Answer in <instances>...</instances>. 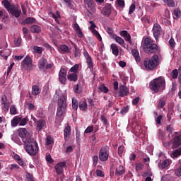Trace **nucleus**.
I'll return each instance as SVG.
<instances>
[{
    "label": "nucleus",
    "instance_id": "nucleus-1",
    "mask_svg": "<svg viewBox=\"0 0 181 181\" xmlns=\"http://www.w3.org/2000/svg\"><path fill=\"white\" fill-rule=\"evenodd\" d=\"M150 89L155 93L163 92L165 88V81L163 76L153 79L149 83Z\"/></svg>",
    "mask_w": 181,
    "mask_h": 181
},
{
    "label": "nucleus",
    "instance_id": "nucleus-2",
    "mask_svg": "<svg viewBox=\"0 0 181 181\" xmlns=\"http://www.w3.org/2000/svg\"><path fill=\"white\" fill-rule=\"evenodd\" d=\"M142 47L144 52L148 54H156L158 52V45L155 44V41L151 37L144 39Z\"/></svg>",
    "mask_w": 181,
    "mask_h": 181
},
{
    "label": "nucleus",
    "instance_id": "nucleus-3",
    "mask_svg": "<svg viewBox=\"0 0 181 181\" xmlns=\"http://www.w3.org/2000/svg\"><path fill=\"white\" fill-rule=\"evenodd\" d=\"M1 4L12 17L18 18L21 16L22 11L16 4H11L8 0L2 1Z\"/></svg>",
    "mask_w": 181,
    "mask_h": 181
},
{
    "label": "nucleus",
    "instance_id": "nucleus-4",
    "mask_svg": "<svg viewBox=\"0 0 181 181\" xmlns=\"http://www.w3.org/2000/svg\"><path fill=\"white\" fill-rule=\"evenodd\" d=\"M160 64L159 56L158 54H154L151 58H146L144 61L145 69L151 71L156 70Z\"/></svg>",
    "mask_w": 181,
    "mask_h": 181
},
{
    "label": "nucleus",
    "instance_id": "nucleus-5",
    "mask_svg": "<svg viewBox=\"0 0 181 181\" xmlns=\"http://www.w3.org/2000/svg\"><path fill=\"white\" fill-rule=\"evenodd\" d=\"M24 148L27 153L31 156H35V155H37L39 151L38 144L33 138L24 142Z\"/></svg>",
    "mask_w": 181,
    "mask_h": 181
},
{
    "label": "nucleus",
    "instance_id": "nucleus-6",
    "mask_svg": "<svg viewBox=\"0 0 181 181\" xmlns=\"http://www.w3.org/2000/svg\"><path fill=\"white\" fill-rule=\"evenodd\" d=\"M57 105V116L59 117L65 113V110L67 107L66 99L64 95H59Z\"/></svg>",
    "mask_w": 181,
    "mask_h": 181
},
{
    "label": "nucleus",
    "instance_id": "nucleus-7",
    "mask_svg": "<svg viewBox=\"0 0 181 181\" xmlns=\"http://www.w3.org/2000/svg\"><path fill=\"white\" fill-rule=\"evenodd\" d=\"M109 156H110L109 146H105L100 148V151H99V159L102 160V162H106V160L109 158Z\"/></svg>",
    "mask_w": 181,
    "mask_h": 181
},
{
    "label": "nucleus",
    "instance_id": "nucleus-8",
    "mask_svg": "<svg viewBox=\"0 0 181 181\" xmlns=\"http://www.w3.org/2000/svg\"><path fill=\"white\" fill-rule=\"evenodd\" d=\"M21 66L27 71L33 70V59L29 55H27L24 58L23 62L21 63Z\"/></svg>",
    "mask_w": 181,
    "mask_h": 181
},
{
    "label": "nucleus",
    "instance_id": "nucleus-9",
    "mask_svg": "<svg viewBox=\"0 0 181 181\" xmlns=\"http://www.w3.org/2000/svg\"><path fill=\"white\" fill-rule=\"evenodd\" d=\"M53 67V64H47V59L42 57L38 62V68L40 71H45V69H50Z\"/></svg>",
    "mask_w": 181,
    "mask_h": 181
},
{
    "label": "nucleus",
    "instance_id": "nucleus-10",
    "mask_svg": "<svg viewBox=\"0 0 181 181\" xmlns=\"http://www.w3.org/2000/svg\"><path fill=\"white\" fill-rule=\"evenodd\" d=\"M18 135L21 137L23 142H27L29 139H32L30 134L28 133V130L25 128L18 129Z\"/></svg>",
    "mask_w": 181,
    "mask_h": 181
},
{
    "label": "nucleus",
    "instance_id": "nucleus-11",
    "mask_svg": "<svg viewBox=\"0 0 181 181\" xmlns=\"http://www.w3.org/2000/svg\"><path fill=\"white\" fill-rule=\"evenodd\" d=\"M153 35L154 38L156 41L160 37V35H162L163 30L162 27H160V25L158 23H155L153 25V29H152Z\"/></svg>",
    "mask_w": 181,
    "mask_h": 181
},
{
    "label": "nucleus",
    "instance_id": "nucleus-12",
    "mask_svg": "<svg viewBox=\"0 0 181 181\" xmlns=\"http://www.w3.org/2000/svg\"><path fill=\"white\" fill-rule=\"evenodd\" d=\"M1 110L5 112H8L10 107V102L6 95H2L1 98Z\"/></svg>",
    "mask_w": 181,
    "mask_h": 181
},
{
    "label": "nucleus",
    "instance_id": "nucleus-13",
    "mask_svg": "<svg viewBox=\"0 0 181 181\" xmlns=\"http://www.w3.org/2000/svg\"><path fill=\"white\" fill-rule=\"evenodd\" d=\"M66 167V162H59L54 166L56 173L58 175L64 174V169Z\"/></svg>",
    "mask_w": 181,
    "mask_h": 181
},
{
    "label": "nucleus",
    "instance_id": "nucleus-14",
    "mask_svg": "<svg viewBox=\"0 0 181 181\" xmlns=\"http://www.w3.org/2000/svg\"><path fill=\"white\" fill-rule=\"evenodd\" d=\"M83 56L86 60V63L88 64V68L90 70L93 69V62L91 57L89 55L88 51L84 48L83 49Z\"/></svg>",
    "mask_w": 181,
    "mask_h": 181
},
{
    "label": "nucleus",
    "instance_id": "nucleus-15",
    "mask_svg": "<svg viewBox=\"0 0 181 181\" xmlns=\"http://www.w3.org/2000/svg\"><path fill=\"white\" fill-rule=\"evenodd\" d=\"M66 71L64 69H61L59 74V80L62 84H64L66 81Z\"/></svg>",
    "mask_w": 181,
    "mask_h": 181
},
{
    "label": "nucleus",
    "instance_id": "nucleus-16",
    "mask_svg": "<svg viewBox=\"0 0 181 181\" xmlns=\"http://www.w3.org/2000/svg\"><path fill=\"white\" fill-rule=\"evenodd\" d=\"M35 124H36V129L41 131L42 129L46 127V121L41 119L35 122Z\"/></svg>",
    "mask_w": 181,
    "mask_h": 181
},
{
    "label": "nucleus",
    "instance_id": "nucleus-17",
    "mask_svg": "<svg viewBox=\"0 0 181 181\" xmlns=\"http://www.w3.org/2000/svg\"><path fill=\"white\" fill-rule=\"evenodd\" d=\"M171 163V160L169 159H165L163 160L161 163H158V168L160 170H164L166 169L170 166Z\"/></svg>",
    "mask_w": 181,
    "mask_h": 181
},
{
    "label": "nucleus",
    "instance_id": "nucleus-18",
    "mask_svg": "<svg viewBox=\"0 0 181 181\" xmlns=\"http://www.w3.org/2000/svg\"><path fill=\"white\" fill-rule=\"evenodd\" d=\"M129 93V90L127 86H121L119 87V95L120 97L128 95Z\"/></svg>",
    "mask_w": 181,
    "mask_h": 181
},
{
    "label": "nucleus",
    "instance_id": "nucleus-19",
    "mask_svg": "<svg viewBox=\"0 0 181 181\" xmlns=\"http://www.w3.org/2000/svg\"><path fill=\"white\" fill-rule=\"evenodd\" d=\"M126 168L124 166L120 165L117 168H116L115 175L117 177H120L125 173Z\"/></svg>",
    "mask_w": 181,
    "mask_h": 181
},
{
    "label": "nucleus",
    "instance_id": "nucleus-20",
    "mask_svg": "<svg viewBox=\"0 0 181 181\" xmlns=\"http://www.w3.org/2000/svg\"><path fill=\"white\" fill-rule=\"evenodd\" d=\"M132 54L133 57L134 58L136 63H140L141 61L139 52L136 49H132Z\"/></svg>",
    "mask_w": 181,
    "mask_h": 181
},
{
    "label": "nucleus",
    "instance_id": "nucleus-21",
    "mask_svg": "<svg viewBox=\"0 0 181 181\" xmlns=\"http://www.w3.org/2000/svg\"><path fill=\"white\" fill-rule=\"evenodd\" d=\"M59 53L62 54H71V51L70 50L69 47L67 45H60V47L59 48Z\"/></svg>",
    "mask_w": 181,
    "mask_h": 181
},
{
    "label": "nucleus",
    "instance_id": "nucleus-22",
    "mask_svg": "<svg viewBox=\"0 0 181 181\" xmlns=\"http://www.w3.org/2000/svg\"><path fill=\"white\" fill-rule=\"evenodd\" d=\"M110 50L112 51V54L115 56V57H118L119 56V47L117 45V44L115 43H112L110 45Z\"/></svg>",
    "mask_w": 181,
    "mask_h": 181
},
{
    "label": "nucleus",
    "instance_id": "nucleus-23",
    "mask_svg": "<svg viewBox=\"0 0 181 181\" xmlns=\"http://www.w3.org/2000/svg\"><path fill=\"white\" fill-rule=\"evenodd\" d=\"M181 145V136H177L174 139L173 141V148H178Z\"/></svg>",
    "mask_w": 181,
    "mask_h": 181
},
{
    "label": "nucleus",
    "instance_id": "nucleus-24",
    "mask_svg": "<svg viewBox=\"0 0 181 181\" xmlns=\"http://www.w3.org/2000/svg\"><path fill=\"white\" fill-rule=\"evenodd\" d=\"M36 23V18H31V17H28L27 18H25L22 23L21 24L23 25H30V24H33Z\"/></svg>",
    "mask_w": 181,
    "mask_h": 181
},
{
    "label": "nucleus",
    "instance_id": "nucleus-25",
    "mask_svg": "<svg viewBox=\"0 0 181 181\" xmlns=\"http://www.w3.org/2000/svg\"><path fill=\"white\" fill-rule=\"evenodd\" d=\"M74 28L76 32V34L79 38H83L84 37V35L83 34L81 29L80 28L78 23H75L74 25Z\"/></svg>",
    "mask_w": 181,
    "mask_h": 181
},
{
    "label": "nucleus",
    "instance_id": "nucleus-26",
    "mask_svg": "<svg viewBox=\"0 0 181 181\" xmlns=\"http://www.w3.org/2000/svg\"><path fill=\"white\" fill-rule=\"evenodd\" d=\"M103 13H105V16H110L112 13V6L110 4L106 5L105 8H103Z\"/></svg>",
    "mask_w": 181,
    "mask_h": 181
},
{
    "label": "nucleus",
    "instance_id": "nucleus-27",
    "mask_svg": "<svg viewBox=\"0 0 181 181\" xmlns=\"http://www.w3.org/2000/svg\"><path fill=\"white\" fill-rule=\"evenodd\" d=\"M41 93V88L37 85H33L32 86V94L33 95H37Z\"/></svg>",
    "mask_w": 181,
    "mask_h": 181
},
{
    "label": "nucleus",
    "instance_id": "nucleus-28",
    "mask_svg": "<svg viewBox=\"0 0 181 181\" xmlns=\"http://www.w3.org/2000/svg\"><path fill=\"white\" fill-rule=\"evenodd\" d=\"M71 135V127L70 126H66L64 130V139L67 141V139L69 138V136Z\"/></svg>",
    "mask_w": 181,
    "mask_h": 181
},
{
    "label": "nucleus",
    "instance_id": "nucleus-29",
    "mask_svg": "<svg viewBox=\"0 0 181 181\" xmlns=\"http://www.w3.org/2000/svg\"><path fill=\"white\" fill-rule=\"evenodd\" d=\"M41 31H42V28L39 25H34L30 27V32L33 33L39 34L40 33H41Z\"/></svg>",
    "mask_w": 181,
    "mask_h": 181
},
{
    "label": "nucleus",
    "instance_id": "nucleus-30",
    "mask_svg": "<svg viewBox=\"0 0 181 181\" xmlns=\"http://www.w3.org/2000/svg\"><path fill=\"white\" fill-rule=\"evenodd\" d=\"M21 121V117L16 116L11 120V123L12 126L17 127L18 124H20Z\"/></svg>",
    "mask_w": 181,
    "mask_h": 181
},
{
    "label": "nucleus",
    "instance_id": "nucleus-31",
    "mask_svg": "<svg viewBox=\"0 0 181 181\" xmlns=\"http://www.w3.org/2000/svg\"><path fill=\"white\" fill-rule=\"evenodd\" d=\"M78 107L81 110H82L83 112L87 111V110H88L87 102H86V100H82L81 102H80Z\"/></svg>",
    "mask_w": 181,
    "mask_h": 181
},
{
    "label": "nucleus",
    "instance_id": "nucleus-32",
    "mask_svg": "<svg viewBox=\"0 0 181 181\" xmlns=\"http://www.w3.org/2000/svg\"><path fill=\"white\" fill-rule=\"evenodd\" d=\"M112 39H114L115 40V42L117 43H118V45H120L121 46H122V45H124V39H122L119 36H117V35H112Z\"/></svg>",
    "mask_w": 181,
    "mask_h": 181
},
{
    "label": "nucleus",
    "instance_id": "nucleus-33",
    "mask_svg": "<svg viewBox=\"0 0 181 181\" xmlns=\"http://www.w3.org/2000/svg\"><path fill=\"white\" fill-rule=\"evenodd\" d=\"M67 78L70 81L76 82L78 80V76L76 74L72 73L68 75Z\"/></svg>",
    "mask_w": 181,
    "mask_h": 181
},
{
    "label": "nucleus",
    "instance_id": "nucleus-34",
    "mask_svg": "<svg viewBox=\"0 0 181 181\" xmlns=\"http://www.w3.org/2000/svg\"><path fill=\"white\" fill-rule=\"evenodd\" d=\"M33 51L35 54H42L43 52V48L42 47L34 46Z\"/></svg>",
    "mask_w": 181,
    "mask_h": 181
},
{
    "label": "nucleus",
    "instance_id": "nucleus-35",
    "mask_svg": "<svg viewBox=\"0 0 181 181\" xmlns=\"http://www.w3.org/2000/svg\"><path fill=\"white\" fill-rule=\"evenodd\" d=\"M18 114V110L15 105H11L10 107V115H16Z\"/></svg>",
    "mask_w": 181,
    "mask_h": 181
},
{
    "label": "nucleus",
    "instance_id": "nucleus-36",
    "mask_svg": "<svg viewBox=\"0 0 181 181\" xmlns=\"http://www.w3.org/2000/svg\"><path fill=\"white\" fill-rule=\"evenodd\" d=\"M78 106V100L77 99H75V98H73L72 99V108L74 110H77Z\"/></svg>",
    "mask_w": 181,
    "mask_h": 181
},
{
    "label": "nucleus",
    "instance_id": "nucleus-37",
    "mask_svg": "<svg viewBox=\"0 0 181 181\" xmlns=\"http://www.w3.org/2000/svg\"><path fill=\"white\" fill-rule=\"evenodd\" d=\"M28 122H29L28 117H25V118L21 117L19 126H25L28 123Z\"/></svg>",
    "mask_w": 181,
    "mask_h": 181
},
{
    "label": "nucleus",
    "instance_id": "nucleus-38",
    "mask_svg": "<svg viewBox=\"0 0 181 181\" xmlns=\"http://www.w3.org/2000/svg\"><path fill=\"white\" fill-rule=\"evenodd\" d=\"M173 18L175 19H177V18H179L180 17L181 12H180V11L179 9L176 8V9L174 10V12H173Z\"/></svg>",
    "mask_w": 181,
    "mask_h": 181
},
{
    "label": "nucleus",
    "instance_id": "nucleus-39",
    "mask_svg": "<svg viewBox=\"0 0 181 181\" xmlns=\"http://www.w3.org/2000/svg\"><path fill=\"white\" fill-rule=\"evenodd\" d=\"M78 69H79V64H76L74 66H73L70 69V72H71V73H73V74H77Z\"/></svg>",
    "mask_w": 181,
    "mask_h": 181
},
{
    "label": "nucleus",
    "instance_id": "nucleus-40",
    "mask_svg": "<svg viewBox=\"0 0 181 181\" xmlns=\"http://www.w3.org/2000/svg\"><path fill=\"white\" fill-rule=\"evenodd\" d=\"M181 151L180 149H176L173 153H171V158H177V156H180Z\"/></svg>",
    "mask_w": 181,
    "mask_h": 181
},
{
    "label": "nucleus",
    "instance_id": "nucleus-41",
    "mask_svg": "<svg viewBox=\"0 0 181 181\" xmlns=\"http://www.w3.org/2000/svg\"><path fill=\"white\" fill-rule=\"evenodd\" d=\"M25 181H35L33 175L27 173L25 175Z\"/></svg>",
    "mask_w": 181,
    "mask_h": 181
},
{
    "label": "nucleus",
    "instance_id": "nucleus-42",
    "mask_svg": "<svg viewBox=\"0 0 181 181\" xmlns=\"http://www.w3.org/2000/svg\"><path fill=\"white\" fill-rule=\"evenodd\" d=\"M106 32H107L108 35H110V37L112 39V36L115 35L116 34H114V30L112 28L107 27L106 28Z\"/></svg>",
    "mask_w": 181,
    "mask_h": 181
},
{
    "label": "nucleus",
    "instance_id": "nucleus-43",
    "mask_svg": "<svg viewBox=\"0 0 181 181\" xmlns=\"http://www.w3.org/2000/svg\"><path fill=\"white\" fill-rule=\"evenodd\" d=\"M144 168V165L142 163H137L135 169L136 171H141Z\"/></svg>",
    "mask_w": 181,
    "mask_h": 181
},
{
    "label": "nucleus",
    "instance_id": "nucleus-44",
    "mask_svg": "<svg viewBox=\"0 0 181 181\" xmlns=\"http://www.w3.org/2000/svg\"><path fill=\"white\" fill-rule=\"evenodd\" d=\"M22 43V38L21 37H18L16 40H14V45L16 47H19Z\"/></svg>",
    "mask_w": 181,
    "mask_h": 181
},
{
    "label": "nucleus",
    "instance_id": "nucleus-45",
    "mask_svg": "<svg viewBox=\"0 0 181 181\" xmlns=\"http://www.w3.org/2000/svg\"><path fill=\"white\" fill-rule=\"evenodd\" d=\"M65 3H66L68 7L70 8H74V3L71 0H64Z\"/></svg>",
    "mask_w": 181,
    "mask_h": 181
},
{
    "label": "nucleus",
    "instance_id": "nucleus-46",
    "mask_svg": "<svg viewBox=\"0 0 181 181\" xmlns=\"http://www.w3.org/2000/svg\"><path fill=\"white\" fill-rule=\"evenodd\" d=\"M171 76L173 79H177L178 76V71L177 69L173 70V71L171 72Z\"/></svg>",
    "mask_w": 181,
    "mask_h": 181
},
{
    "label": "nucleus",
    "instance_id": "nucleus-47",
    "mask_svg": "<svg viewBox=\"0 0 181 181\" xmlns=\"http://www.w3.org/2000/svg\"><path fill=\"white\" fill-rule=\"evenodd\" d=\"M99 90H100V92L107 93L108 92V88L104 85H100V86H99Z\"/></svg>",
    "mask_w": 181,
    "mask_h": 181
},
{
    "label": "nucleus",
    "instance_id": "nucleus-48",
    "mask_svg": "<svg viewBox=\"0 0 181 181\" xmlns=\"http://www.w3.org/2000/svg\"><path fill=\"white\" fill-rule=\"evenodd\" d=\"M53 143V138H52V136H47L46 138V144L47 146L52 144Z\"/></svg>",
    "mask_w": 181,
    "mask_h": 181
},
{
    "label": "nucleus",
    "instance_id": "nucleus-49",
    "mask_svg": "<svg viewBox=\"0 0 181 181\" xmlns=\"http://www.w3.org/2000/svg\"><path fill=\"white\" fill-rule=\"evenodd\" d=\"M135 9H136V5L134 4H132L129 6V15L132 14L134 12Z\"/></svg>",
    "mask_w": 181,
    "mask_h": 181
},
{
    "label": "nucleus",
    "instance_id": "nucleus-50",
    "mask_svg": "<svg viewBox=\"0 0 181 181\" xmlns=\"http://www.w3.org/2000/svg\"><path fill=\"white\" fill-rule=\"evenodd\" d=\"M117 4L119 6L120 8H124L125 6V2L124 1L122 0H117L116 1Z\"/></svg>",
    "mask_w": 181,
    "mask_h": 181
},
{
    "label": "nucleus",
    "instance_id": "nucleus-51",
    "mask_svg": "<svg viewBox=\"0 0 181 181\" xmlns=\"http://www.w3.org/2000/svg\"><path fill=\"white\" fill-rule=\"evenodd\" d=\"M164 146H165L168 149H171L173 148V141H170L164 144Z\"/></svg>",
    "mask_w": 181,
    "mask_h": 181
},
{
    "label": "nucleus",
    "instance_id": "nucleus-52",
    "mask_svg": "<svg viewBox=\"0 0 181 181\" xmlns=\"http://www.w3.org/2000/svg\"><path fill=\"white\" fill-rule=\"evenodd\" d=\"M95 174L99 177H105V174L103 173V171L101 170H99V169L96 170Z\"/></svg>",
    "mask_w": 181,
    "mask_h": 181
},
{
    "label": "nucleus",
    "instance_id": "nucleus-53",
    "mask_svg": "<svg viewBox=\"0 0 181 181\" xmlns=\"http://www.w3.org/2000/svg\"><path fill=\"white\" fill-rule=\"evenodd\" d=\"M74 56L75 57H81V51L80 49L77 47V48H74Z\"/></svg>",
    "mask_w": 181,
    "mask_h": 181
},
{
    "label": "nucleus",
    "instance_id": "nucleus-54",
    "mask_svg": "<svg viewBox=\"0 0 181 181\" xmlns=\"http://www.w3.org/2000/svg\"><path fill=\"white\" fill-rule=\"evenodd\" d=\"M92 32L96 36L98 40H99V41H102L101 35H100V33L96 30H93Z\"/></svg>",
    "mask_w": 181,
    "mask_h": 181
},
{
    "label": "nucleus",
    "instance_id": "nucleus-55",
    "mask_svg": "<svg viewBox=\"0 0 181 181\" xmlns=\"http://www.w3.org/2000/svg\"><path fill=\"white\" fill-rule=\"evenodd\" d=\"M124 40H126L127 42H129V43L130 45H132V36L129 33L128 35H127L125 37H124Z\"/></svg>",
    "mask_w": 181,
    "mask_h": 181
},
{
    "label": "nucleus",
    "instance_id": "nucleus-56",
    "mask_svg": "<svg viewBox=\"0 0 181 181\" xmlns=\"http://www.w3.org/2000/svg\"><path fill=\"white\" fill-rule=\"evenodd\" d=\"M100 121H102L103 124H105L106 126L108 124V120H107V119L104 115L100 116Z\"/></svg>",
    "mask_w": 181,
    "mask_h": 181
},
{
    "label": "nucleus",
    "instance_id": "nucleus-57",
    "mask_svg": "<svg viewBox=\"0 0 181 181\" xmlns=\"http://www.w3.org/2000/svg\"><path fill=\"white\" fill-rule=\"evenodd\" d=\"M129 107L128 106H124L120 111V114L125 115L129 112Z\"/></svg>",
    "mask_w": 181,
    "mask_h": 181
},
{
    "label": "nucleus",
    "instance_id": "nucleus-58",
    "mask_svg": "<svg viewBox=\"0 0 181 181\" xmlns=\"http://www.w3.org/2000/svg\"><path fill=\"white\" fill-rule=\"evenodd\" d=\"M165 1H166L168 6H170V7L175 6V2L173 0H165Z\"/></svg>",
    "mask_w": 181,
    "mask_h": 181
},
{
    "label": "nucleus",
    "instance_id": "nucleus-59",
    "mask_svg": "<svg viewBox=\"0 0 181 181\" xmlns=\"http://www.w3.org/2000/svg\"><path fill=\"white\" fill-rule=\"evenodd\" d=\"M169 45H170V49H173L175 46V40L174 39L171 38L170 40H169Z\"/></svg>",
    "mask_w": 181,
    "mask_h": 181
},
{
    "label": "nucleus",
    "instance_id": "nucleus-60",
    "mask_svg": "<svg viewBox=\"0 0 181 181\" xmlns=\"http://www.w3.org/2000/svg\"><path fill=\"white\" fill-rule=\"evenodd\" d=\"M74 91L77 94L81 93V90L79 89V84H76L74 86Z\"/></svg>",
    "mask_w": 181,
    "mask_h": 181
},
{
    "label": "nucleus",
    "instance_id": "nucleus-61",
    "mask_svg": "<svg viewBox=\"0 0 181 181\" xmlns=\"http://www.w3.org/2000/svg\"><path fill=\"white\" fill-rule=\"evenodd\" d=\"M93 166L96 167V165L98 163V156H94L93 157Z\"/></svg>",
    "mask_w": 181,
    "mask_h": 181
},
{
    "label": "nucleus",
    "instance_id": "nucleus-62",
    "mask_svg": "<svg viewBox=\"0 0 181 181\" xmlns=\"http://www.w3.org/2000/svg\"><path fill=\"white\" fill-rule=\"evenodd\" d=\"M27 107H28V110H33L35 108V105H33V103H28L26 104Z\"/></svg>",
    "mask_w": 181,
    "mask_h": 181
},
{
    "label": "nucleus",
    "instance_id": "nucleus-63",
    "mask_svg": "<svg viewBox=\"0 0 181 181\" xmlns=\"http://www.w3.org/2000/svg\"><path fill=\"white\" fill-rule=\"evenodd\" d=\"M94 130L93 126H89L86 130L85 133L88 134L92 132Z\"/></svg>",
    "mask_w": 181,
    "mask_h": 181
},
{
    "label": "nucleus",
    "instance_id": "nucleus-64",
    "mask_svg": "<svg viewBox=\"0 0 181 181\" xmlns=\"http://www.w3.org/2000/svg\"><path fill=\"white\" fill-rule=\"evenodd\" d=\"M176 176L181 177V166L175 171Z\"/></svg>",
    "mask_w": 181,
    "mask_h": 181
}]
</instances>
